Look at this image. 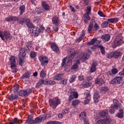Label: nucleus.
Segmentation results:
<instances>
[{
  "instance_id": "2f4dec72",
  "label": "nucleus",
  "mask_w": 124,
  "mask_h": 124,
  "mask_svg": "<svg viewBox=\"0 0 124 124\" xmlns=\"http://www.w3.org/2000/svg\"><path fill=\"white\" fill-rule=\"evenodd\" d=\"M71 94L73 95V96L74 98H78L79 95L78 94V93L76 92L75 90H73L71 92Z\"/></svg>"
},
{
  "instance_id": "9b49d317",
  "label": "nucleus",
  "mask_w": 124,
  "mask_h": 124,
  "mask_svg": "<svg viewBox=\"0 0 124 124\" xmlns=\"http://www.w3.org/2000/svg\"><path fill=\"white\" fill-rule=\"evenodd\" d=\"M9 60L11 63V68H14V67H16V57H15L14 56H11Z\"/></svg>"
},
{
  "instance_id": "2eb2a0df",
  "label": "nucleus",
  "mask_w": 124,
  "mask_h": 124,
  "mask_svg": "<svg viewBox=\"0 0 124 124\" xmlns=\"http://www.w3.org/2000/svg\"><path fill=\"white\" fill-rule=\"evenodd\" d=\"M100 42L101 41H98L96 39H93L90 42L88 43V45H93V44H95V46H97V47L98 45L100 44Z\"/></svg>"
},
{
  "instance_id": "f3484780",
  "label": "nucleus",
  "mask_w": 124,
  "mask_h": 124,
  "mask_svg": "<svg viewBox=\"0 0 124 124\" xmlns=\"http://www.w3.org/2000/svg\"><path fill=\"white\" fill-rule=\"evenodd\" d=\"M110 123V120L106 119L99 120L96 124H109Z\"/></svg>"
},
{
  "instance_id": "c756f323",
  "label": "nucleus",
  "mask_w": 124,
  "mask_h": 124,
  "mask_svg": "<svg viewBox=\"0 0 124 124\" xmlns=\"http://www.w3.org/2000/svg\"><path fill=\"white\" fill-rule=\"evenodd\" d=\"M119 112V113L117 114L116 117L119 119H123V118H124V110L120 109Z\"/></svg>"
},
{
  "instance_id": "39448f33",
  "label": "nucleus",
  "mask_w": 124,
  "mask_h": 124,
  "mask_svg": "<svg viewBox=\"0 0 124 124\" xmlns=\"http://www.w3.org/2000/svg\"><path fill=\"white\" fill-rule=\"evenodd\" d=\"M124 43L121 36H118L115 38L114 41L113 45H112L113 48H116L117 46H121Z\"/></svg>"
},
{
  "instance_id": "20e7f679",
  "label": "nucleus",
  "mask_w": 124,
  "mask_h": 124,
  "mask_svg": "<svg viewBox=\"0 0 124 124\" xmlns=\"http://www.w3.org/2000/svg\"><path fill=\"white\" fill-rule=\"evenodd\" d=\"M123 55V53L119 51H115L114 52H111L109 54L107 55V58L108 59H111V58H115V59H118L120 58L121 56Z\"/></svg>"
},
{
  "instance_id": "4d7b16f0",
  "label": "nucleus",
  "mask_w": 124,
  "mask_h": 124,
  "mask_svg": "<svg viewBox=\"0 0 124 124\" xmlns=\"http://www.w3.org/2000/svg\"><path fill=\"white\" fill-rule=\"evenodd\" d=\"M108 90L109 89L108 88V87H103L101 88V91L103 93H105V92H107Z\"/></svg>"
},
{
  "instance_id": "423d86ee",
  "label": "nucleus",
  "mask_w": 124,
  "mask_h": 124,
  "mask_svg": "<svg viewBox=\"0 0 124 124\" xmlns=\"http://www.w3.org/2000/svg\"><path fill=\"white\" fill-rule=\"evenodd\" d=\"M79 119L81 121H84V124H90L89 119H87V113L85 112H81L79 115Z\"/></svg>"
},
{
  "instance_id": "8fccbe9b",
  "label": "nucleus",
  "mask_w": 124,
  "mask_h": 124,
  "mask_svg": "<svg viewBox=\"0 0 124 124\" xmlns=\"http://www.w3.org/2000/svg\"><path fill=\"white\" fill-rule=\"evenodd\" d=\"M14 121L15 122V124H21L22 123H23V122L22 121V120L18 119V118H15L14 120Z\"/></svg>"
},
{
  "instance_id": "e2e57ef3",
  "label": "nucleus",
  "mask_w": 124,
  "mask_h": 124,
  "mask_svg": "<svg viewBox=\"0 0 124 124\" xmlns=\"http://www.w3.org/2000/svg\"><path fill=\"white\" fill-rule=\"evenodd\" d=\"M92 11V8L91 6H87V9H86V13L87 14H90Z\"/></svg>"
},
{
  "instance_id": "680f3d73",
  "label": "nucleus",
  "mask_w": 124,
  "mask_h": 124,
  "mask_svg": "<svg viewBox=\"0 0 124 124\" xmlns=\"http://www.w3.org/2000/svg\"><path fill=\"white\" fill-rule=\"evenodd\" d=\"M111 73L112 74H113V75H115V74H117V73H118V69L116 68H113L111 70Z\"/></svg>"
},
{
  "instance_id": "e433bc0d",
  "label": "nucleus",
  "mask_w": 124,
  "mask_h": 124,
  "mask_svg": "<svg viewBox=\"0 0 124 124\" xmlns=\"http://www.w3.org/2000/svg\"><path fill=\"white\" fill-rule=\"evenodd\" d=\"M25 9H26V7L25 6V5H21L19 7V10H20V15H23V13L25 12Z\"/></svg>"
},
{
  "instance_id": "c03bdc74",
  "label": "nucleus",
  "mask_w": 124,
  "mask_h": 124,
  "mask_svg": "<svg viewBox=\"0 0 124 124\" xmlns=\"http://www.w3.org/2000/svg\"><path fill=\"white\" fill-rule=\"evenodd\" d=\"M24 62H25V60H24V57L22 56V57L19 58V65H21L22 66V64H23Z\"/></svg>"
},
{
  "instance_id": "603ef678",
  "label": "nucleus",
  "mask_w": 124,
  "mask_h": 124,
  "mask_svg": "<svg viewBox=\"0 0 124 124\" xmlns=\"http://www.w3.org/2000/svg\"><path fill=\"white\" fill-rule=\"evenodd\" d=\"M69 111H70L69 108H65L62 111V114L65 115L66 114H68V113H69Z\"/></svg>"
},
{
  "instance_id": "dca6fc26",
  "label": "nucleus",
  "mask_w": 124,
  "mask_h": 124,
  "mask_svg": "<svg viewBox=\"0 0 124 124\" xmlns=\"http://www.w3.org/2000/svg\"><path fill=\"white\" fill-rule=\"evenodd\" d=\"M26 123L28 124H35V120L33 118V116L32 115H29L28 116V119L26 120Z\"/></svg>"
},
{
  "instance_id": "69168bd1",
  "label": "nucleus",
  "mask_w": 124,
  "mask_h": 124,
  "mask_svg": "<svg viewBox=\"0 0 124 124\" xmlns=\"http://www.w3.org/2000/svg\"><path fill=\"white\" fill-rule=\"evenodd\" d=\"M72 64V60L71 59H69L67 63L65 64V65H68V66H69V65H71Z\"/></svg>"
},
{
  "instance_id": "bf43d9fd",
  "label": "nucleus",
  "mask_w": 124,
  "mask_h": 124,
  "mask_svg": "<svg viewBox=\"0 0 124 124\" xmlns=\"http://www.w3.org/2000/svg\"><path fill=\"white\" fill-rule=\"evenodd\" d=\"M18 24L22 25V24H24L25 23V19L24 18H18Z\"/></svg>"
},
{
  "instance_id": "a19ab883",
  "label": "nucleus",
  "mask_w": 124,
  "mask_h": 124,
  "mask_svg": "<svg viewBox=\"0 0 124 124\" xmlns=\"http://www.w3.org/2000/svg\"><path fill=\"white\" fill-rule=\"evenodd\" d=\"M91 83H90V81L83 82L82 86L84 87V88H88L91 86Z\"/></svg>"
},
{
  "instance_id": "5fc2aeb1",
  "label": "nucleus",
  "mask_w": 124,
  "mask_h": 124,
  "mask_svg": "<svg viewBox=\"0 0 124 124\" xmlns=\"http://www.w3.org/2000/svg\"><path fill=\"white\" fill-rule=\"evenodd\" d=\"M42 119L41 118V117H37L35 119V124H36V123H41L42 122Z\"/></svg>"
},
{
  "instance_id": "0eeeda50",
  "label": "nucleus",
  "mask_w": 124,
  "mask_h": 124,
  "mask_svg": "<svg viewBox=\"0 0 124 124\" xmlns=\"http://www.w3.org/2000/svg\"><path fill=\"white\" fill-rule=\"evenodd\" d=\"M50 48L55 52L56 54H60L61 53V51L60 50V47L58 46L56 43H50Z\"/></svg>"
},
{
  "instance_id": "3c124183",
  "label": "nucleus",
  "mask_w": 124,
  "mask_h": 124,
  "mask_svg": "<svg viewBox=\"0 0 124 124\" xmlns=\"http://www.w3.org/2000/svg\"><path fill=\"white\" fill-rule=\"evenodd\" d=\"M83 17H84V18L85 19H87V20H91V17L90 16V14H88V13H85L83 15Z\"/></svg>"
},
{
  "instance_id": "1a4fd4ad",
  "label": "nucleus",
  "mask_w": 124,
  "mask_h": 124,
  "mask_svg": "<svg viewBox=\"0 0 124 124\" xmlns=\"http://www.w3.org/2000/svg\"><path fill=\"white\" fill-rule=\"evenodd\" d=\"M89 58H90V55L89 54L86 53L81 54L80 55L78 56V60H79V61H82V62L87 61Z\"/></svg>"
},
{
  "instance_id": "09e8293b",
  "label": "nucleus",
  "mask_w": 124,
  "mask_h": 124,
  "mask_svg": "<svg viewBox=\"0 0 124 124\" xmlns=\"http://www.w3.org/2000/svg\"><path fill=\"white\" fill-rule=\"evenodd\" d=\"M30 57L31 59H34L36 57V52L34 51H31L30 53Z\"/></svg>"
},
{
  "instance_id": "7ed1b4c3",
  "label": "nucleus",
  "mask_w": 124,
  "mask_h": 124,
  "mask_svg": "<svg viewBox=\"0 0 124 124\" xmlns=\"http://www.w3.org/2000/svg\"><path fill=\"white\" fill-rule=\"evenodd\" d=\"M0 37L2 40H5V39H11L12 36L10 35V32L9 31H5L3 33L0 31Z\"/></svg>"
},
{
  "instance_id": "13d9d810",
  "label": "nucleus",
  "mask_w": 124,
  "mask_h": 124,
  "mask_svg": "<svg viewBox=\"0 0 124 124\" xmlns=\"http://www.w3.org/2000/svg\"><path fill=\"white\" fill-rule=\"evenodd\" d=\"M47 85H55L56 81L53 80H48L47 81Z\"/></svg>"
},
{
  "instance_id": "4468645a",
  "label": "nucleus",
  "mask_w": 124,
  "mask_h": 124,
  "mask_svg": "<svg viewBox=\"0 0 124 124\" xmlns=\"http://www.w3.org/2000/svg\"><path fill=\"white\" fill-rule=\"evenodd\" d=\"M42 6L45 11H49L51 10L50 5H49V4H48L45 1L42 2Z\"/></svg>"
},
{
  "instance_id": "79ce46f5",
  "label": "nucleus",
  "mask_w": 124,
  "mask_h": 124,
  "mask_svg": "<svg viewBox=\"0 0 124 124\" xmlns=\"http://www.w3.org/2000/svg\"><path fill=\"white\" fill-rule=\"evenodd\" d=\"M30 76H31V73L26 72L22 76L21 78L22 79H24V78H29Z\"/></svg>"
},
{
  "instance_id": "0e129e2a",
  "label": "nucleus",
  "mask_w": 124,
  "mask_h": 124,
  "mask_svg": "<svg viewBox=\"0 0 124 124\" xmlns=\"http://www.w3.org/2000/svg\"><path fill=\"white\" fill-rule=\"evenodd\" d=\"M26 25L27 27L28 28H30V29H33V27H35L33 25H32V24L31 23V22H30L29 23H26Z\"/></svg>"
},
{
  "instance_id": "4be33fe9",
  "label": "nucleus",
  "mask_w": 124,
  "mask_h": 124,
  "mask_svg": "<svg viewBox=\"0 0 124 124\" xmlns=\"http://www.w3.org/2000/svg\"><path fill=\"white\" fill-rule=\"evenodd\" d=\"M119 21V19L118 18H108L107 19V21L108 24H116Z\"/></svg>"
},
{
  "instance_id": "49530a36",
  "label": "nucleus",
  "mask_w": 124,
  "mask_h": 124,
  "mask_svg": "<svg viewBox=\"0 0 124 124\" xmlns=\"http://www.w3.org/2000/svg\"><path fill=\"white\" fill-rule=\"evenodd\" d=\"M20 88L19 85L15 84L14 85V93H17Z\"/></svg>"
},
{
  "instance_id": "58836bf2",
  "label": "nucleus",
  "mask_w": 124,
  "mask_h": 124,
  "mask_svg": "<svg viewBox=\"0 0 124 124\" xmlns=\"http://www.w3.org/2000/svg\"><path fill=\"white\" fill-rule=\"evenodd\" d=\"M80 103V100L76 99L72 101V105L73 106H77Z\"/></svg>"
},
{
  "instance_id": "6ab92c4d",
  "label": "nucleus",
  "mask_w": 124,
  "mask_h": 124,
  "mask_svg": "<svg viewBox=\"0 0 124 124\" xmlns=\"http://www.w3.org/2000/svg\"><path fill=\"white\" fill-rule=\"evenodd\" d=\"M99 115L101 118L107 117V116H108V110L107 109H105L103 111H101L100 113H99Z\"/></svg>"
},
{
  "instance_id": "6e6d98bb",
  "label": "nucleus",
  "mask_w": 124,
  "mask_h": 124,
  "mask_svg": "<svg viewBox=\"0 0 124 124\" xmlns=\"http://www.w3.org/2000/svg\"><path fill=\"white\" fill-rule=\"evenodd\" d=\"M78 54V51H74L71 54L70 57L71 58H74L76 55Z\"/></svg>"
},
{
  "instance_id": "393cba45",
  "label": "nucleus",
  "mask_w": 124,
  "mask_h": 124,
  "mask_svg": "<svg viewBox=\"0 0 124 124\" xmlns=\"http://www.w3.org/2000/svg\"><path fill=\"white\" fill-rule=\"evenodd\" d=\"M18 94L19 96H27L28 95V92L25 90H20L18 93Z\"/></svg>"
},
{
  "instance_id": "7c9ffc66",
  "label": "nucleus",
  "mask_w": 124,
  "mask_h": 124,
  "mask_svg": "<svg viewBox=\"0 0 124 124\" xmlns=\"http://www.w3.org/2000/svg\"><path fill=\"white\" fill-rule=\"evenodd\" d=\"M93 23L90 22L87 30L88 33H92V31H93Z\"/></svg>"
},
{
  "instance_id": "473e14b6",
  "label": "nucleus",
  "mask_w": 124,
  "mask_h": 124,
  "mask_svg": "<svg viewBox=\"0 0 124 124\" xmlns=\"http://www.w3.org/2000/svg\"><path fill=\"white\" fill-rule=\"evenodd\" d=\"M46 72H45V71L44 70H42L40 72V77L41 78H42L43 79H44L45 77H46Z\"/></svg>"
},
{
  "instance_id": "ddd939ff",
  "label": "nucleus",
  "mask_w": 124,
  "mask_h": 124,
  "mask_svg": "<svg viewBox=\"0 0 124 124\" xmlns=\"http://www.w3.org/2000/svg\"><path fill=\"white\" fill-rule=\"evenodd\" d=\"M6 22H16L19 20V18L17 16H9L8 17L5 18Z\"/></svg>"
},
{
  "instance_id": "5701e85b",
  "label": "nucleus",
  "mask_w": 124,
  "mask_h": 124,
  "mask_svg": "<svg viewBox=\"0 0 124 124\" xmlns=\"http://www.w3.org/2000/svg\"><path fill=\"white\" fill-rule=\"evenodd\" d=\"M78 64H80V59H78L76 63L72 65L71 67L72 70H78Z\"/></svg>"
},
{
  "instance_id": "774afa93",
  "label": "nucleus",
  "mask_w": 124,
  "mask_h": 124,
  "mask_svg": "<svg viewBox=\"0 0 124 124\" xmlns=\"http://www.w3.org/2000/svg\"><path fill=\"white\" fill-rule=\"evenodd\" d=\"M90 98H87V97H85V99L84 100V104L86 105L88 104V103H89V102H90Z\"/></svg>"
},
{
  "instance_id": "a211bd4d",
  "label": "nucleus",
  "mask_w": 124,
  "mask_h": 124,
  "mask_svg": "<svg viewBox=\"0 0 124 124\" xmlns=\"http://www.w3.org/2000/svg\"><path fill=\"white\" fill-rule=\"evenodd\" d=\"M99 97H100L99 96V93L97 92H95L93 95L94 102L95 103H98V101H99Z\"/></svg>"
},
{
  "instance_id": "412c9836",
  "label": "nucleus",
  "mask_w": 124,
  "mask_h": 124,
  "mask_svg": "<svg viewBox=\"0 0 124 124\" xmlns=\"http://www.w3.org/2000/svg\"><path fill=\"white\" fill-rule=\"evenodd\" d=\"M96 65H97V63L96 62H93L91 68H90V72H91V73H93V72H94V71H95L96 70Z\"/></svg>"
},
{
  "instance_id": "338daca9",
  "label": "nucleus",
  "mask_w": 124,
  "mask_h": 124,
  "mask_svg": "<svg viewBox=\"0 0 124 124\" xmlns=\"http://www.w3.org/2000/svg\"><path fill=\"white\" fill-rule=\"evenodd\" d=\"M47 117H48V114H45L43 116H41V118L42 121H45L47 119Z\"/></svg>"
},
{
  "instance_id": "bb28decb",
  "label": "nucleus",
  "mask_w": 124,
  "mask_h": 124,
  "mask_svg": "<svg viewBox=\"0 0 124 124\" xmlns=\"http://www.w3.org/2000/svg\"><path fill=\"white\" fill-rule=\"evenodd\" d=\"M18 99V95L16 94H12L8 97V99L10 101H13V100H16V99Z\"/></svg>"
},
{
  "instance_id": "864d4df0",
  "label": "nucleus",
  "mask_w": 124,
  "mask_h": 124,
  "mask_svg": "<svg viewBox=\"0 0 124 124\" xmlns=\"http://www.w3.org/2000/svg\"><path fill=\"white\" fill-rule=\"evenodd\" d=\"M61 84L63 86H65L67 84V80L66 79H62Z\"/></svg>"
},
{
  "instance_id": "72a5a7b5",
  "label": "nucleus",
  "mask_w": 124,
  "mask_h": 124,
  "mask_svg": "<svg viewBox=\"0 0 124 124\" xmlns=\"http://www.w3.org/2000/svg\"><path fill=\"white\" fill-rule=\"evenodd\" d=\"M35 13L37 14H41L44 12V10L42 9L41 8H36L35 10Z\"/></svg>"
},
{
  "instance_id": "cd10ccee",
  "label": "nucleus",
  "mask_w": 124,
  "mask_h": 124,
  "mask_svg": "<svg viewBox=\"0 0 124 124\" xmlns=\"http://www.w3.org/2000/svg\"><path fill=\"white\" fill-rule=\"evenodd\" d=\"M113 101V105H111V106L115 108V109H119V101L116 99H114Z\"/></svg>"
},
{
  "instance_id": "c9c22d12",
  "label": "nucleus",
  "mask_w": 124,
  "mask_h": 124,
  "mask_svg": "<svg viewBox=\"0 0 124 124\" xmlns=\"http://www.w3.org/2000/svg\"><path fill=\"white\" fill-rule=\"evenodd\" d=\"M86 34V33L85 32V31H82V34L80 35V37L78 38L77 40L78 42H80V41H81L83 40V38L85 37V35Z\"/></svg>"
},
{
  "instance_id": "aec40b11",
  "label": "nucleus",
  "mask_w": 124,
  "mask_h": 124,
  "mask_svg": "<svg viewBox=\"0 0 124 124\" xmlns=\"http://www.w3.org/2000/svg\"><path fill=\"white\" fill-rule=\"evenodd\" d=\"M52 23L53 25L58 26L59 25V23H60V19H59V17L57 16H54L52 19Z\"/></svg>"
},
{
  "instance_id": "ea45409f",
  "label": "nucleus",
  "mask_w": 124,
  "mask_h": 124,
  "mask_svg": "<svg viewBox=\"0 0 124 124\" xmlns=\"http://www.w3.org/2000/svg\"><path fill=\"white\" fill-rule=\"evenodd\" d=\"M108 25H109V23H108V21H105L101 25V27H102V28H107V27H108Z\"/></svg>"
},
{
  "instance_id": "a18cd8bd",
  "label": "nucleus",
  "mask_w": 124,
  "mask_h": 124,
  "mask_svg": "<svg viewBox=\"0 0 124 124\" xmlns=\"http://www.w3.org/2000/svg\"><path fill=\"white\" fill-rule=\"evenodd\" d=\"M117 109H116V108L111 106V109H109V113L111 114V115H113L115 113V110H117Z\"/></svg>"
},
{
  "instance_id": "37998d69",
  "label": "nucleus",
  "mask_w": 124,
  "mask_h": 124,
  "mask_svg": "<svg viewBox=\"0 0 124 124\" xmlns=\"http://www.w3.org/2000/svg\"><path fill=\"white\" fill-rule=\"evenodd\" d=\"M76 79V76L75 75H73L71 76L69 81L70 83H73L75 81V79Z\"/></svg>"
},
{
  "instance_id": "c85d7f7f",
  "label": "nucleus",
  "mask_w": 124,
  "mask_h": 124,
  "mask_svg": "<svg viewBox=\"0 0 124 124\" xmlns=\"http://www.w3.org/2000/svg\"><path fill=\"white\" fill-rule=\"evenodd\" d=\"M26 46H27L26 47V50L28 52H30L31 50L32 49V45L31 44V42L28 43Z\"/></svg>"
},
{
  "instance_id": "f257e3e1",
  "label": "nucleus",
  "mask_w": 124,
  "mask_h": 124,
  "mask_svg": "<svg viewBox=\"0 0 124 124\" xmlns=\"http://www.w3.org/2000/svg\"><path fill=\"white\" fill-rule=\"evenodd\" d=\"M49 103L50 107L52 109H56L58 105L61 104V100L59 98H54L53 99H50L49 100Z\"/></svg>"
},
{
  "instance_id": "4c0bfd02",
  "label": "nucleus",
  "mask_w": 124,
  "mask_h": 124,
  "mask_svg": "<svg viewBox=\"0 0 124 124\" xmlns=\"http://www.w3.org/2000/svg\"><path fill=\"white\" fill-rule=\"evenodd\" d=\"M97 48H99L101 50V52L102 55L105 54V48L103 46L99 45L97 46Z\"/></svg>"
},
{
  "instance_id": "052dcab7",
  "label": "nucleus",
  "mask_w": 124,
  "mask_h": 124,
  "mask_svg": "<svg viewBox=\"0 0 124 124\" xmlns=\"http://www.w3.org/2000/svg\"><path fill=\"white\" fill-rule=\"evenodd\" d=\"M93 28L95 31H98L99 29V25H98L97 23H95Z\"/></svg>"
},
{
  "instance_id": "9d476101",
  "label": "nucleus",
  "mask_w": 124,
  "mask_h": 124,
  "mask_svg": "<svg viewBox=\"0 0 124 124\" xmlns=\"http://www.w3.org/2000/svg\"><path fill=\"white\" fill-rule=\"evenodd\" d=\"M123 82V77H117L109 82L110 84H121Z\"/></svg>"
},
{
  "instance_id": "6e6552de",
  "label": "nucleus",
  "mask_w": 124,
  "mask_h": 124,
  "mask_svg": "<svg viewBox=\"0 0 124 124\" xmlns=\"http://www.w3.org/2000/svg\"><path fill=\"white\" fill-rule=\"evenodd\" d=\"M39 60L40 62H41V64L42 66H44V65L47 64L48 62H49V60H48V57L46 56H41L39 57Z\"/></svg>"
},
{
  "instance_id": "f704fd0d",
  "label": "nucleus",
  "mask_w": 124,
  "mask_h": 124,
  "mask_svg": "<svg viewBox=\"0 0 124 124\" xmlns=\"http://www.w3.org/2000/svg\"><path fill=\"white\" fill-rule=\"evenodd\" d=\"M62 74H57L54 78V80H55L56 81H60L61 79H62Z\"/></svg>"
},
{
  "instance_id": "b1692460",
  "label": "nucleus",
  "mask_w": 124,
  "mask_h": 124,
  "mask_svg": "<svg viewBox=\"0 0 124 124\" xmlns=\"http://www.w3.org/2000/svg\"><path fill=\"white\" fill-rule=\"evenodd\" d=\"M110 35L108 34H104L102 36L101 39L103 41H109L110 40Z\"/></svg>"
},
{
  "instance_id": "a878e982",
  "label": "nucleus",
  "mask_w": 124,
  "mask_h": 124,
  "mask_svg": "<svg viewBox=\"0 0 124 124\" xmlns=\"http://www.w3.org/2000/svg\"><path fill=\"white\" fill-rule=\"evenodd\" d=\"M95 83L96 84H98L99 86H102L103 83H104V81L101 78H96L95 80Z\"/></svg>"
},
{
  "instance_id": "de8ad7c7",
  "label": "nucleus",
  "mask_w": 124,
  "mask_h": 124,
  "mask_svg": "<svg viewBox=\"0 0 124 124\" xmlns=\"http://www.w3.org/2000/svg\"><path fill=\"white\" fill-rule=\"evenodd\" d=\"M47 124H62V123L59 121H49L47 122Z\"/></svg>"
},
{
  "instance_id": "f8f14e48",
  "label": "nucleus",
  "mask_w": 124,
  "mask_h": 124,
  "mask_svg": "<svg viewBox=\"0 0 124 124\" xmlns=\"http://www.w3.org/2000/svg\"><path fill=\"white\" fill-rule=\"evenodd\" d=\"M41 31L40 29L36 27H33L32 29V35L33 36H38L39 35V33H40Z\"/></svg>"
},
{
  "instance_id": "f03ea898",
  "label": "nucleus",
  "mask_w": 124,
  "mask_h": 124,
  "mask_svg": "<svg viewBox=\"0 0 124 124\" xmlns=\"http://www.w3.org/2000/svg\"><path fill=\"white\" fill-rule=\"evenodd\" d=\"M49 103L50 107L52 109H56L58 105L61 104V100L59 98H54L53 99H50L49 100Z\"/></svg>"
}]
</instances>
